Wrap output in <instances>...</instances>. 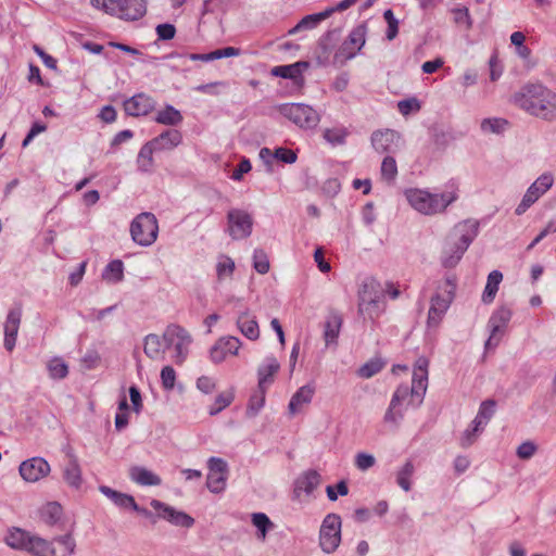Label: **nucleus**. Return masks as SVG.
Returning a JSON list of instances; mask_svg holds the SVG:
<instances>
[{
    "label": "nucleus",
    "mask_w": 556,
    "mask_h": 556,
    "mask_svg": "<svg viewBox=\"0 0 556 556\" xmlns=\"http://www.w3.org/2000/svg\"><path fill=\"white\" fill-rule=\"evenodd\" d=\"M513 102L532 116L556 119V92L543 84H526L513 96Z\"/></svg>",
    "instance_id": "1"
},
{
    "label": "nucleus",
    "mask_w": 556,
    "mask_h": 556,
    "mask_svg": "<svg viewBox=\"0 0 556 556\" xmlns=\"http://www.w3.org/2000/svg\"><path fill=\"white\" fill-rule=\"evenodd\" d=\"M479 223L477 220H465L457 224L453 232L448 236L443 255L441 257L442 265L446 268L455 267L460 261L463 254L469 244L477 237Z\"/></svg>",
    "instance_id": "2"
},
{
    "label": "nucleus",
    "mask_w": 556,
    "mask_h": 556,
    "mask_svg": "<svg viewBox=\"0 0 556 556\" xmlns=\"http://www.w3.org/2000/svg\"><path fill=\"white\" fill-rule=\"evenodd\" d=\"M405 197L412 207L425 215L441 213L456 200L454 193L437 194L420 189L406 190Z\"/></svg>",
    "instance_id": "3"
},
{
    "label": "nucleus",
    "mask_w": 556,
    "mask_h": 556,
    "mask_svg": "<svg viewBox=\"0 0 556 556\" xmlns=\"http://www.w3.org/2000/svg\"><path fill=\"white\" fill-rule=\"evenodd\" d=\"M410 397L408 404L413 407H418L424 402L425 393L417 390L414 386L401 384L397 387L391 399L390 405L384 414L383 420L387 424L397 426L404 417L405 404L401 397Z\"/></svg>",
    "instance_id": "4"
},
{
    "label": "nucleus",
    "mask_w": 556,
    "mask_h": 556,
    "mask_svg": "<svg viewBox=\"0 0 556 556\" xmlns=\"http://www.w3.org/2000/svg\"><path fill=\"white\" fill-rule=\"evenodd\" d=\"M91 4L109 14H117L130 21L142 17L147 12L144 0H91Z\"/></svg>",
    "instance_id": "5"
},
{
    "label": "nucleus",
    "mask_w": 556,
    "mask_h": 556,
    "mask_svg": "<svg viewBox=\"0 0 556 556\" xmlns=\"http://www.w3.org/2000/svg\"><path fill=\"white\" fill-rule=\"evenodd\" d=\"M341 517L334 513L326 515L323 519L318 542L320 549L326 554L334 553L341 543Z\"/></svg>",
    "instance_id": "6"
},
{
    "label": "nucleus",
    "mask_w": 556,
    "mask_h": 556,
    "mask_svg": "<svg viewBox=\"0 0 556 556\" xmlns=\"http://www.w3.org/2000/svg\"><path fill=\"white\" fill-rule=\"evenodd\" d=\"M157 220L152 213L139 214L130 225L132 240L142 247L151 245L157 238Z\"/></svg>",
    "instance_id": "7"
},
{
    "label": "nucleus",
    "mask_w": 556,
    "mask_h": 556,
    "mask_svg": "<svg viewBox=\"0 0 556 556\" xmlns=\"http://www.w3.org/2000/svg\"><path fill=\"white\" fill-rule=\"evenodd\" d=\"M367 26L361 24L353 28L333 55V64L342 66L362 50L366 42Z\"/></svg>",
    "instance_id": "8"
},
{
    "label": "nucleus",
    "mask_w": 556,
    "mask_h": 556,
    "mask_svg": "<svg viewBox=\"0 0 556 556\" xmlns=\"http://www.w3.org/2000/svg\"><path fill=\"white\" fill-rule=\"evenodd\" d=\"M280 113L303 129H313L320 121L319 114L303 103L285 104L280 108Z\"/></svg>",
    "instance_id": "9"
},
{
    "label": "nucleus",
    "mask_w": 556,
    "mask_h": 556,
    "mask_svg": "<svg viewBox=\"0 0 556 556\" xmlns=\"http://www.w3.org/2000/svg\"><path fill=\"white\" fill-rule=\"evenodd\" d=\"M163 340L166 348H175V362L182 364L187 358L189 352V345L192 342V338L189 332L178 325H169L166 327L163 333Z\"/></svg>",
    "instance_id": "10"
},
{
    "label": "nucleus",
    "mask_w": 556,
    "mask_h": 556,
    "mask_svg": "<svg viewBox=\"0 0 556 556\" xmlns=\"http://www.w3.org/2000/svg\"><path fill=\"white\" fill-rule=\"evenodd\" d=\"M253 217L240 208H231L227 213V232L233 240H242L251 236Z\"/></svg>",
    "instance_id": "11"
},
{
    "label": "nucleus",
    "mask_w": 556,
    "mask_h": 556,
    "mask_svg": "<svg viewBox=\"0 0 556 556\" xmlns=\"http://www.w3.org/2000/svg\"><path fill=\"white\" fill-rule=\"evenodd\" d=\"M455 285L450 279L445 281L442 293L431 298V305L428 313V326L437 327L454 299Z\"/></svg>",
    "instance_id": "12"
},
{
    "label": "nucleus",
    "mask_w": 556,
    "mask_h": 556,
    "mask_svg": "<svg viewBox=\"0 0 556 556\" xmlns=\"http://www.w3.org/2000/svg\"><path fill=\"white\" fill-rule=\"evenodd\" d=\"M554 184V177L551 173H544L527 189L521 202L515 210L516 215L520 216L534 204Z\"/></svg>",
    "instance_id": "13"
},
{
    "label": "nucleus",
    "mask_w": 556,
    "mask_h": 556,
    "mask_svg": "<svg viewBox=\"0 0 556 556\" xmlns=\"http://www.w3.org/2000/svg\"><path fill=\"white\" fill-rule=\"evenodd\" d=\"M374 150L379 154H395L402 147V138L392 129L376 130L370 137Z\"/></svg>",
    "instance_id": "14"
},
{
    "label": "nucleus",
    "mask_w": 556,
    "mask_h": 556,
    "mask_svg": "<svg viewBox=\"0 0 556 556\" xmlns=\"http://www.w3.org/2000/svg\"><path fill=\"white\" fill-rule=\"evenodd\" d=\"M511 311L507 307L497 308L489 319L490 337L485 341V350L494 349L501 342L506 325L510 320Z\"/></svg>",
    "instance_id": "15"
},
{
    "label": "nucleus",
    "mask_w": 556,
    "mask_h": 556,
    "mask_svg": "<svg viewBox=\"0 0 556 556\" xmlns=\"http://www.w3.org/2000/svg\"><path fill=\"white\" fill-rule=\"evenodd\" d=\"M208 475L206 486L212 493H222L226 488L228 478L227 463L219 457H211L207 460Z\"/></svg>",
    "instance_id": "16"
},
{
    "label": "nucleus",
    "mask_w": 556,
    "mask_h": 556,
    "mask_svg": "<svg viewBox=\"0 0 556 556\" xmlns=\"http://www.w3.org/2000/svg\"><path fill=\"white\" fill-rule=\"evenodd\" d=\"M18 472L24 481L35 483L48 477L51 472V467L43 457L35 456L22 462Z\"/></svg>",
    "instance_id": "17"
},
{
    "label": "nucleus",
    "mask_w": 556,
    "mask_h": 556,
    "mask_svg": "<svg viewBox=\"0 0 556 556\" xmlns=\"http://www.w3.org/2000/svg\"><path fill=\"white\" fill-rule=\"evenodd\" d=\"M150 505L157 511V517L167 520L176 527L189 529L194 525V519L190 515L185 511L177 510L159 500H152Z\"/></svg>",
    "instance_id": "18"
},
{
    "label": "nucleus",
    "mask_w": 556,
    "mask_h": 556,
    "mask_svg": "<svg viewBox=\"0 0 556 556\" xmlns=\"http://www.w3.org/2000/svg\"><path fill=\"white\" fill-rule=\"evenodd\" d=\"M241 341L232 336L223 337L210 350L211 361L219 364L226 359L228 355H238Z\"/></svg>",
    "instance_id": "19"
},
{
    "label": "nucleus",
    "mask_w": 556,
    "mask_h": 556,
    "mask_svg": "<svg viewBox=\"0 0 556 556\" xmlns=\"http://www.w3.org/2000/svg\"><path fill=\"white\" fill-rule=\"evenodd\" d=\"M99 491L110 498L116 506L122 508L130 507L132 510L142 514L146 517H150L151 513L146 508H141L137 505L135 498L126 493L118 492L106 485H100Z\"/></svg>",
    "instance_id": "20"
},
{
    "label": "nucleus",
    "mask_w": 556,
    "mask_h": 556,
    "mask_svg": "<svg viewBox=\"0 0 556 556\" xmlns=\"http://www.w3.org/2000/svg\"><path fill=\"white\" fill-rule=\"evenodd\" d=\"M155 108V101L146 93H138L124 102V110L131 116L148 115Z\"/></svg>",
    "instance_id": "21"
},
{
    "label": "nucleus",
    "mask_w": 556,
    "mask_h": 556,
    "mask_svg": "<svg viewBox=\"0 0 556 556\" xmlns=\"http://www.w3.org/2000/svg\"><path fill=\"white\" fill-rule=\"evenodd\" d=\"M321 482V476L316 470L303 472L294 482L293 494L300 498L302 493L311 495Z\"/></svg>",
    "instance_id": "22"
},
{
    "label": "nucleus",
    "mask_w": 556,
    "mask_h": 556,
    "mask_svg": "<svg viewBox=\"0 0 556 556\" xmlns=\"http://www.w3.org/2000/svg\"><path fill=\"white\" fill-rule=\"evenodd\" d=\"M384 288L374 278H367L363 281L358 289V304H370L375 300H382Z\"/></svg>",
    "instance_id": "23"
},
{
    "label": "nucleus",
    "mask_w": 556,
    "mask_h": 556,
    "mask_svg": "<svg viewBox=\"0 0 556 556\" xmlns=\"http://www.w3.org/2000/svg\"><path fill=\"white\" fill-rule=\"evenodd\" d=\"M21 317L22 309L20 307L11 309L8 314L4 324V346L8 351H12L15 346Z\"/></svg>",
    "instance_id": "24"
},
{
    "label": "nucleus",
    "mask_w": 556,
    "mask_h": 556,
    "mask_svg": "<svg viewBox=\"0 0 556 556\" xmlns=\"http://www.w3.org/2000/svg\"><path fill=\"white\" fill-rule=\"evenodd\" d=\"M343 318L336 311L329 312L324 325V340L326 346L337 345L338 337L342 327Z\"/></svg>",
    "instance_id": "25"
},
{
    "label": "nucleus",
    "mask_w": 556,
    "mask_h": 556,
    "mask_svg": "<svg viewBox=\"0 0 556 556\" xmlns=\"http://www.w3.org/2000/svg\"><path fill=\"white\" fill-rule=\"evenodd\" d=\"M280 364L274 357H266L264 363L257 369L258 384L257 388L263 390H267V387L273 383L274 376L279 371Z\"/></svg>",
    "instance_id": "26"
},
{
    "label": "nucleus",
    "mask_w": 556,
    "mask_h": 556,
    "mask_svg": "<svg viewBox=\"0 0 556 556\" xmlns=\"http://www.w3.org/2000/svg\"><path fill=\"white\" fill-rule=\"evenodd\" d=\"M315 384L307 383L301 387L291 397L288 409L291 415H295L301 412L304 405H307L312 402V399L315 393Z\"/></svg>",
    "instance_id": "27"
},
{
    "label": "nucleus",
    "mask_w": 556,
    "mask_h": 556,
    "mask_svg": "<svg viewBox=\"0 0 556 556\" xmlns=\"http://www.w3.org/2000/svg\"><path fill=\"white\" fill-rule=\"evenodd\" d=\"M63 479L65 483L75 490H78L83 484L81 468L75 455L68 456V462L63 468Z\"/></svg>",
    "instance_id": "28"
},
{
    "label": "nucleus",
    "mask_w": 556,
    "mask_h": 556,
    "mask_svg": "<svg viewBox=\"0 0 556 556\" xmlns=\"http://www.w3.org/2000/svg\"><path fill=\"white\" fill-rule=\"evenodd\" d=\"M237 327L240 332L249 340H257L260 338L258 323L249 312H242L237 318Z\"/></svg>",
    "instance_id": "29"
},
{
    "label": "nucleus",
    "mask_w": 556,
    "mask_h": 556,
    "mask_svg": "<svg viewBox=\"0 0 556 556\" xmlns=\"http://www.w3.org/2000/svg\"><path fill=\"white\" fill-rule=\"evenodd\" d=\"M182 141V135L177 129H167L151 140L157 151L172 150Z\"/></svg>",
    "instance_id": "30"
},
{
    "label": "nucleus",
    "mask_w": 556,
    "mask_h": 556,
    "mask_svg": "<svg viewBox=\"0 0 556 556\" xmlns=\"http://www.w3.org/2000/svg\"><path fill=\"white\" fill-rule=\"evenodd\" d=\"M308 67V62L299 61L289 65L275 66L271 68V75L288 78L292 80L302 79V73Z\"/></svg>",
    "instance_id": "31"
},
{
    "label": "nucleus",
    "mask_w": 556,
    "mask_h": 556,
    "mask_svg": "<svg viewBox=\"0 0 556 556\" xmlns=\"http://www.w3.org/2000/svg\"><path fill=\"white\" fill-rule=\"evenodd\" d=\"M428 365L429 361L426 357H418L414 366L412 381V386H414L415 388H417V390H420L425 394L428 387Z\"/></svg>",
    "instance_id": "32"
},
{
    "label": "nucleus",
    "mask_w": 556,
    "mask_h": 556,
    "mask_svg": "<svg viewBox=\"0 0 556 556\" xmlns=\"http://www.w3.org/2000/svg\"><path fill=\"white\" fill-rule=\"evenodd\" d=\"M129 477L134 482L140 485H160L162 482L157 475L140 466L131 467L129 470Z\"/></svg>",
    "instance_id": "33"
},
{
    "label": "nucleus",
    "mask_w": 556,
    "mask_h": 556,
    "mask_svg": "<svg viewBox=\"0 0 556 556\" xmlns=\"http://www.w3.org/2000/svg\"><path fill=\"white\" fill-rule=\"evenodd\" d=\"M34 556H54L52 543L37 535L30 534L26 549Z\"/></svg>",
    "instance_id": "34"
},
{
    "label": "nucleus",
    "mask_w": 556,
    "mask_h": 556,
    "mask_svg": "<svg viewBox=\"0 0 556 556\" xmlns=\"http://www.w3.org/2000/svg\"><path fill=\"white\" fill-rule=\"evenodd\" d=\"M163 338L161 339L157 334L150 333L144 338V354L153 359L159 361L164 358Z\"/></svg>",
    "instance_id": "35"
},
{
    "label": "nucleus",
    "mask_w": 556,
    "mask_h": 556,
    "mask_svg": "<svg viewBox=\"0 0 556 556\" xmlns=\"http://www.w3.org/2000/svg\"><path fill=\"white\" fill-rule=\"evenodd\" d=\"M496 403L494 400H485L481 403L478 415L472 421L473 431H480L488 424L495 413Z\"/></svg>",
    "instance_id": "36"
},
{
    "label": "nucleus",
    "mask_w": 556,
    "mask_h": 556,
    "mask_svg": "<svg viewBox=\"0 0 556 556\" xmlns=\"http://www.w3.org/2000/svg\"><path fill=\"white\" fill-rule=\"evenodd\" d=\"M332 14L333 10L326 9L323 12L306 15L290 30V33L293 34L301 29H312Z\"/></svg>",
    "instance_id": "37"
},
{
    "label": "nucleus",
    "mask_w": 556,
    "mask_h": 556,
    "mask_svg": "<svg viewBox=\"0 0 556 556\" xmlns=\"http://www.w3.org/2000/svg\"><path fill=\"white\" fill-rule=\"evenodd\" d=\"M502 280L503 274L500 270H493L489 274L486 285L482 294L483 303L490 304L493 302Z\"/></svg>",
    "instance_id": "38"
},
{
    "label": "nucleus",
    "mask_w": 556,
    "mask_h": 556,
    "mask_svg": "<svg viewBox=\"0 0 556 556\" xmlns=\"http://www.w3.org/2000/svg\"><path fill=\"white\" fill-rule=\"evenodd\" d=\"M63 515L62 506L56 502L47 503L40 510L42 521L48 526L56 525Z\"/></svg>",
    "instance_id": "39"
},
{
    "label": "nucleus",
    "mask_w": 556,
    "mask_h": 556,
    "mask_svg": "<svg viewBox=\"0 0 556 556\" xmlns=\"http://www.w3.org/2000/svg\"><path fill=\"white\" fill-rule=\"evenodd\" d=\"M154 121L162 125L176 126L182 122V115L177 109L168 104L164 110L157 112Z\"/></svg>",
    "instance_id": "40"
},
{
    "label": "nucleus",
    "mask_w": 556,
    "mask_h": 556,
    "mask_svg": "<svg viewBox=\"0 0 556 556\" xmlns=\"http://www.w3.org/2000/svg\"><path fill=\"white\" fill-rule=\"evenodd\" d=\"M124 278V264L119 260L111 261L102 271V279L109 283H117Z\"/></svg>",
    "instance_id": "41"
},
{
    "label": "nucleus",
    "mask_w": 556,
    "mask_h": 556,
    "mask_svg": "<svg viewBox=\"0 0 556 556\" xmlns=\"http://www.w3.org/2000/svg\"><path fill=\"white\" fill-rule=\"evenodd\" d=\"M415 472V466L412 460H406L405 464L396 472V483L405 492L410 491V478Z\"/></svg>",
    "instance_id": "42"
},
{
    "label": "nucleus",
    "mask_w": 556,
    "mask_h": 556,
    "mask_svg": "<svg viewBox=\"0 0 556 556\" xmlns=\"http://www.w3.org/2000/svg\"><path fill=\"white\" fill-rule=\"evenodd\" d=\"M30 533L22 529H13L5 538L9 546L16 549H26Z\"/></svg>",
    "instance_id": "43"
},
{
    "label": "nucleus",
    "mask_w": 556,
    "mask_h": 556,
    "mask_svg": "<svg viewBox=\"0 0 556 556\" xmlns=\"http://www.w3.org/2000/svg\"><path fill=\"white\" fill-rule=\"evenodd\" d=\"M154 151H157L155 146L149 141L146 144H143L139 151L138 154V166L141 170L148 172L152 165H153V157L152 154Z\"/></svg>",
    "instance_id": "44"
},
{
    "label": "nucleus",
    "mask_w": 556,
    "mask_h": 556,
    "mask_svg": "<svg viewBox=\"0 0 556 556\" xmlns=\"http://www.w3.org/2000/svg\"><path fill=\"white\" fill-rule=\"evenodd\" d=\"M380 174L381 178L388 184H391L395 180L397 175V165L395 159L392 155H386L382 160Z\"/></svg>",
    "instance_id": "45"
},
{
    "label": "nucleus",
    "mask_w": 556,
    "mask_h": 556,
    "mask_svg": "<svg viewBox=\"0 0 556 556\" xmlns=\"http://www.w3.org/2000/svg\"><path fill=\"white\" fill-rule=\"evenodd\" d=\"M384 365L386 363L381 358H371L358 368L357 375L361 378L365 379L371 378L372 376L381 371Z\"/></svg>",
    "instance_id": "46"
},
{
    "label": "nucleus",
    "mask_w": 556,
    "mask_h": 556,
    "mask_svg": "<svg viewBox=\"0 0 556 556\" xmlns=\"http://www.w3.org/2000/svg\"><path fill=\"white\" fill-rule=\"evenodd\" d=\"M349 131L344 127L327 128L324 131V138L332 146L343 144L345 142Z\"/></svg>",
    "instance_id": "47"
},
{
    "label": "nucleus",
    "mask_w": 556,
    "mask_h": 556,
    "mask_svg": "<svg viewBox=\"0 0 556 556\" xmlns=\"http://www.w3.org/2000/svg\"><path fill=\"white\" fill-rule=\"evenodd\" d=\"M47 367L52 379H63L68 374L67 364L60 357L51 359Z\"/></svg>",
    "instance_id": "48"
},
{
    "label": "nucleus",
    "mask_w": 556,
    "mask_h": 556,
    "mask_svg": "<svg viewBox=\"0 0 556 556\" xmlns=\"http://www.w3.org/2000/svg\"><path fill=\"white\" fill-rule=\"evenodd\" d=\"M380 304L381 300H375L370 302V304H365V306L358 304V314L363 316L364 319L368 318L370 320H375L383 312V307H381Z\"/></svg>",
    "instance_id": "49"
},
{
    "label": "nucleus",
    "mask_w": 556,
    "mask_h": 556,
    "mask_svg": "<svg viewBox=\"0 0 556 556\" xmlns=\"http://www.w3.org/2000/svg\"><path fill=\"white\" fill-rule=\"evenodd\" d=\"M508 122L504 118H484L481 122V130L488 134H501L505 130Z\"/></svg>",
    "instance_id": "50"
},
{
    "label": "nucleus",
    "mask_w": 556,
    "mask_h": 556,
    "mask_svg": "<svg viewBox=\"0 0 556 556\" xmlns=\"http://www.w3.org/2000/svg\"><path fill=\"white\" fill-rule=\"evenodd\" d=\"M233 392L232 391H225L218 394L215 397L214 404L210 407L208 414L211 416L217 415L220 413L224 408L229 406L231 402L233 401Z\"/></svg>",
    "instance_id": "51"
},
{
    "label": "nucleus",
    "mask_w": 556,
    "mask_h": 556,
    "mask_svg": "<svg viewBox=\"0 0 556 556\" xmlns=\"http://www.w3.org/2000/svg\"><path fill=\"white\" fill-rule=\"evenodd\" d=\"M252 523L257 528V536L261 540H265L268 529L274 526L269 518L263 513L253 514Z\"/></svg>",
    "instance_id": "52"
},
{
    "label": "nucleus",
    "mask_w": 556,
    "mask_h": 556,
    "mask_svg": "<svg viewBox=\"0 0 556 556\" xmlns=\"http://www.w3.org/2000/svg\"><path fill=\"white\" fill-rule=\"evenodd\" d=\"M265 393L266 390L258 389L255 394H253L249 401L247 415L249 417H254L258 414L260 409L264 406L265 403Z\"/></svg>",
    "instance_id": "53"
},
{
    "label": "nucleus",
    "mask_w": 556,
    "mask_h": 556,
    "mask_svg": "<svg viewBox=\"0 0 556 556\" xmlns=\"http://www.w3.org/2000/svg\"><path fill=\"white\" fill-rule=\"evenodd\" d=\"M253 267L258 274H266L269 270L267 254L262 249H256L253 254Z\"/></svg>",
    "instance_id": "54"
},
{
    "label": "nucleus",
    "mask_w": 556,
    "mask_h": 556,
    "mask_svg": "<svg viewBox=\"0 0 556 556\" xmlns=\"http://www.w3.org/2000/svg\"><path fill=\"white\" fill-rule=\"evenodd\" d=\"M216 270L219 280L230 277L235 270V262L228 256H222L217 263Z\"/></svg>",
    "instance_id": "55"
},
{
    "label": "nucleus",
    "mask_w": 556,
    "mask_h": 556,
    "mask_svg": "<svg viewBox=\"0 0 556 556\" xmlns=\"http://www.w3.org/2000/svg\"><path fill=\"white\" fill-rule=\"evenodd\" d=\"M383 17L388 24L386 37L389 41L393 40L399 34V21L395 18L392 10L388 9L383 13Z\"/></svg>",
    "instance_id": "56"
},
{
    "label": "nucleus",
    "mask_w": 556,
    "mask_h": 556,
    "mask_svg": "<svg viewBox=\"0 0 556 556\" xmlns=\"http://www.w3.org/2000/svg\"><path fill=\"white\" fill-rule=\"evenodd\" d=\"M453 14L454 22L456 24L465 25L466 29H470L472 27V20L466 7L454 9Z\"/></svg>",
    "instance_id": "57"
},
{
    "label": "nucleus",
    "mask_w": 556,
    "mask_h": 556,
    "mask_svg": "<svg viewBox=\"0 0 556 556\" xmlns=\"http://www.w3.org/2000/svg\"><path fill=\"white\" fill-rule=\"evenodd\" d=\"M326 493H327L328 498L331 502H334L338 500V494H340L341 496L348 495L349 488H348L346 482L344 480H342V481L338 482L336 486L328 485L326 488Z\"/></svg>",
    "instance_id": "58"
},
{
    "label": "nucleus",
    "mask_w": 556,
    "mask_h": 556,
    "mask_svg": "<svg viewBox=\"0 0 556 556\" xmlns=\"http://www.w3.org/2000/svg\"><path fill=\"white\" fill-rule=\"evenodd\" d=\"M375 464L376 458L371 454L362 452L355 456V466L362 471L368 470L369 468L374 467Z\"/></svg>",
    "instance_id": "59"
},
{
    "label": "nucleus",
    "mask_w": 556,
    "mask_h": 556,
    "mask_svg": "<svg viewBox=\"0 0 556 556\" xmlns=\"http://www.w3.org/2000/svg\"><path fill=\"white\" fill-rule=\"evenodd\" d=\"M538 451V446L532 441L522 442L516 451L520 459H530Z\"/></svg>",
    "instance_id": "60"
},
{
    "label": "nucleus",
    "mask_w": 556,
    "mask_h": 556,
    "mask_svg": "<svg viewBox=\"0 0 556 556\" xmlns=\"http://www.w3.org/2000/svg\"><path fill=\"white\" fill-rule=\"evenodd\" d=\"M274 159H277L278 161L286 163V164H293L296 162V153L288 148H277L274 152Z\"/></svg>",
    "instance_id": "61"
},
{
    "label": "nucleus",
    "mask_w": 556,
    "mask_h": 556,
    "mask_svg": "<svg viewBox=\"0 0 556 556\" xmlns=\"http://www.w3.org/2000/svg\"><path fill=\"white\" fill-rule=\"evenodd\" d=\"M161 380L164 389L172 390L176 381V372L174 368L170 366H165L161 370Z\"/></svg>",
    "instance_id": "62"
},
{
    "label": "nucleus",
    "mask_w": 556,
    "mask_h": 556,
    "mask_svg": "<svg viewBox=\"0 0 556 556\" xmlns=\"http://www.w3.org/2000/svg\"><path fill=\"white\" fill-rule=\"evenodd\" d=\"M157 38L160 40H170L175 37L176 28L173 24H160L155 28Z\"/></svg>",
    "instance_id": "63"
},
{
    "label": "nucleus",
    "mask_w": 556,
    "mask_h": 556,
    "mask_svg": "<svg viewBox=\"0 0 556 556\" xmlns=\"http://www.w3.org/2000/svg\"><path fill=\"white\" fill-rule=\"evenodd\" d=\"M197 387L205 394L212 393L215 390V380L207 376H202L197 380Z\"/></svg>",
    "instance_id": "64"
}]
</instances>
